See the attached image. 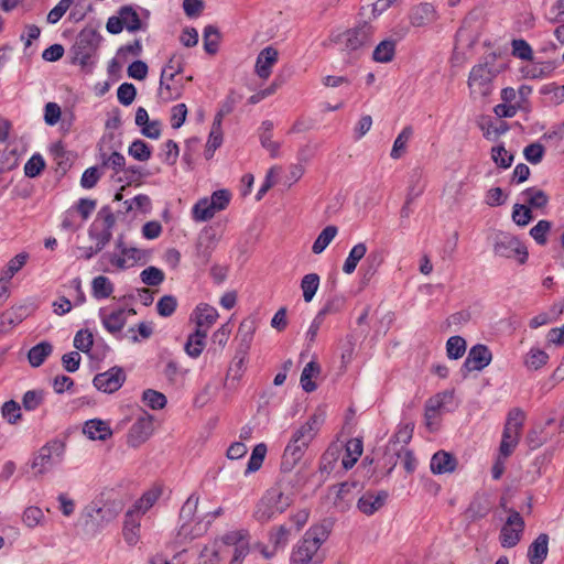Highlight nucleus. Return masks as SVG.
I'll return each instance as SVG.
<instances>
[{
	"instance_id": "29",
	"label": "nucleus",
	"mask_w": 564,
	"mask_h": 564,
	"mask_svg": "<svg viewBox=\"0 0 564 564\" xmlns=\"http://www.w3.org/2000/svg\"><path fill=\"white\" fill-rule=\"evenodd\" d=\"M549 536L541 533L529 546L528 558L531 564H542L547 555Z\"/></svg>"
},
{
	"instance_id": "45",
	"label": "nucleus",
	"mask_w": 564,
	"mask_h": 564,
	"mask_svg": "<svg viewBox=\"0 0 564 564\" xmlns=\"http://www.w3.org/2000/svg\"><path fill=\"white\" fill-rule=\"evenodd\" d=\"M1 415L9 424H17L22 419L21 405L14 400H9L1 406Z\"/></svg>"
},
{
	"instance_id": "48",
	"label": "nucleus",
	"mask_w": 564,
	"mask_h": 564,
	"mask_svg": "<svg viewBox=\"0 0 564 564\" xmlns=\"http://www.w3.org/2000/svg\"><path fill=\"white\" fill-rule=\"evenodd\" d=\"M316 369L317 364L314 359H312L310 362L306 364L301 373L300 383L305 392H312L316 389V383L315 381H313V377Z\"/></svg>"
},
{
	"instance_id": "43",
	"label": "nucleus",
	"mask_w": 564,
	"mask_h": 564,
	"mask_svg": "<svg viewBox=\"0 0 564 564\" xmlns=\"http://www.w3.org/2000/svg\"><path fill=\"white\" fill-rule=\"evenodd\" d=\"M220 33L215 25H207L204 29L203 40L204 48L208 54H215L218 51Z\"/></svg>"
},
{
	"instance_id": "64",
	"label": "nucleus",
	"mask_w": 564,
	"mask_h": 564,
	"mask_svg": "<svg viewBox=\"0 0 564 564\" xmlns=\"http://www.w3.org/2000/svg\"><path fill=\"white\" fill-rule=\"evenodd\" d=\"M137 96L135 87L130 83H123L118 87L117 97L120 104L129 106L133 102Z\"/></svg>"
},
{
	"instance_id": "19",
	"label": "nucleus",
	"mask_w": 564,
	"mask_h": 564,
	"mask_svg": "<svg viewBox=\"0 0 564 564\" xmlns=\"http://www.w3.org/2000/svg\"><path fill=\"white\" fill-rule=\"evenodd\" d=\"M279 52L272 46L264 47L257 57L256 73L262 79H268L272 73V66L278 62Z\"/></svg>"
},
{
	"instance_id": "27",
	"label": "nucleus",
	"mask_w": 564,
	"mask_h": 564,
	"mask_svg": "<svg viewBox=\"0 0 564 564\" xmlns=\"http://www.w3.org/2000/svg\"><path fill=\"white\" fill-rule=\"evenodd\" d=\"M104 327L111 334L121 332L126 325V310L119 308L117 311L107 313L105 308L99 312Z\"/></svg>"
},
{
	"instance_id": "58",
	"label": "nucleus",
	"mask_w": 564,
	"mask_h": 564,
	"mask_svg": "<svg viewBox=\"0 0 564 564\" xmlns=\"http://www.w3.org/2000/svg\"><path fill=\"white\" fill-rule=\"evenodd\" d=\"M45 167V161L39 153L33 154L24 165V174L28 177L34 178L41 174Z\"/></svg>"
},
{
	"instance_id": "54",
	"label": "nucleus",
	"mask_w": 564,
	"mask_h": 564,
	"mask_svg": "<svg viewBox=\"0 0 564 564\" xmlns=\"http://www.w3.org/2000/svg\"><path fill=\"white\" fill-rule=\"evenodd\" d=\"M142 401L153 410H161L166 405V397L152 389H148L143 391Z\"/></svg>"
},
{
	"instance_id": "52",
	"label": "nucleus",
	"mask_w": 564,
	"mask_h": 564,
	"mask_svg": "<svg viewBox=\"0 0 564 564\" xmlns=\"http://www.w3.org/2000/svg\"><path fill=\"white\" fill-rule=\"evenodd\" d=\"M519 435V433L511 431L510 427L503 429L502 440L499 447L502 456L508 457L512 453L513 448L518 444Z\"/></svg>"
},
{
	"instance_id": "59",
	"label": "nucleus",
	"mask_w": 564,
	"mask_h": 564,
	"mask_svg": "<svg viewBox=\"0 0 564 564\" xmlns=\"http://www.w3.org/2000/svg\"><path fill=\"white\" fill-rule=\"evenodd\" d=\"M301 289L303 291V297L305 302H311L317 292V274H306L301 282Z\"/></svg>"
},
{
	"instance_id": "20",
	"label": "nucleus",
	"mask_w": 564,
	"mask_h": 564,
	"mask_svg": "<svg viewBox=\"0 0 564 564\" xmlns=\"http://www.w3.org/2000/svg\"><path fill=\"white\" fill-rule=\"evenodd\" d=\"M383 261L384 254L381 250H373L370 253H368L361 265V288H365L369 284V282L376 275Z\"/></svg>"
},
{
	"instance_id": "7",
	"label": "nucleus",
	"mask_w": 564,
	"mask_h": 564,
	"mask_svg": "<svg viewBox=\"0 0 564 564\" xmlns=\"http://www.w3.org/2000/svg\"><path fill=\"white\" fill-rule=\"evenodd\" d=\"M373 34V26L364 21L357 26L345 31L344 33H332L329 42L344 43L347 51H356L365 45H368Z\"/></svg>"
},
{
	"instance_id": "18",
	"label": "nucleus",
	"mask_w": 564,
	"mask_h": 564,
	"mask_svg": "<svg viewBox=\"0 0 564 564\" xmlns=\"http://www.w3.org/2000/svg\"><path fill=\"white\" fill-rule=\"evenodd\" d=\"M438 14L433 4L423 2L412 8L410 13V23L415 28H421L435 22Z\"/></svg>"
},
{
	"instance_id": "25",
	"label": "nucleus",
	"mask_w": 564,
	"mask_h": 564,
	"mask_svg": "<svg viewBox=\"0 0 564 564\" xmlns=\"http://www.w3.org/2000/svg\"><path fill=\"white\" fill-rule=\"evenodd\" d=\"M141 514L135 510H128L124 516L122 534L129 545H135L139 541Z\"/></svg>"
},
{
	"instance_id": "2",
	"label": "nucleus",
	"mask_w": 564,
	"mask_h": 564,
	"mask_svg": "<svg viewBox=\"0 0 564 564\" xmlns=\"http://www.w3.org/2000/svg\"><path fill=\"white\" fill-rule=\"evenodd\" d=\"M500 72L501 68L496 65L495 57L475 65L469 73L467 82L470 97L482 98L489 96L494 90V79Z\"/></svg>"
},
{
	"instance_id": "5",
	"label": "nucleus",
	"mask_w": 564,
	"mask_h": 564,
	"mask_svg": "<svg viewBox=\"0 0 564 564\" xmlns=\"http://www.w3.org/2000/svg\"><path fill=\"white\" fill-rule=\"evenodd\" d=\"M64 453L65 443L61 440L54 438L43 445L32 460L31 467L35 470V475L42 476L59 464Z\"/></svg>"
},
{
	"instance_id": "11",
	"label": "nucleus",
	"mask_w": 564,
	"mask_h": 564,
	"mask_svg": "<svg viewBox=\"0 0 564 564\" xmlns=\"http://www.w3.org/2000/svg\"><path fill=\"white\" fill-rule=\"evenodd\" d=\"M360 484L358 481H345L338 487L334 486L329 488L326 499L329 500L333 506L339 511H346L352 500L354 491H358Z\"/></svg>"
},
{
	"instance_id": "36",
	"label": "nucleus",
	"mask_w": 564,
	"mask_h": 564,
	"mask_svg": "<svg viewBox=\"0 0 564 564\" xmlns=\"http://www.w3.org/2000/svg\"><path fill=\"white\" fill-rule=\"evenodd\" d=\"M118 14L122 19L123 26L129 32H137L142 29L139 14L131 6L121 7Z\"/></svg>"
},
{
	"instance_id": "42",
	"label": "nucleus",
	"mask_w": 564,
	"mask_h": 564,
	"mask_svg": "<svg viewBox=\"0 0 564 564\" xmlns=\"http://www.w3.org/2000/svg\"><path fill=\"white\" fill-rule=\"evenodd\" d=\"M192 214L196 221H207L215 216L216 210L212 208L208 198H202L193 206Z\"/></svg>"
},
{
	"instance_id": "26",
	"label": "nucleus",
	"mask_w": 564,
	"mask_h": 564,
	"mask_svg": "<svg viewBox=\"0 0 564 564\" xmlns=\"http://www.w3.org/2000/svg\"><path fill=\"white\" fill-rule=\"evenodd\" d=\"M196 329L208 333V329L215 324L218 318V312L215 307L208 304H199L195 311Z\"/></svg>"
},
{
	"instance_id": "49",
	"label": "nucleus",
	"mask_w": 564,
	"mask_h": 564,
	"mask_svg": "<svg viewBox=\"0 0 564 564\" xmlns=\"http://www.w3.org/2000/svg\"><path fill=\"white\" fill-rule=\"evenodd\" d=\"M466 351V340L460 336H452L446 343V352L449 359H458Z\"/></svg>"
},
{
	"instance_id": "34",
	"label": "nucleus",
	"mask_w": 564,
	"mask_h": 564,
	"mask_svg": "<svg viewBox=\"0 0 564 564\" xmlns=\"http://www.w3.org/2000/svg\"><path fill=\"white\" fill-rule=\"evenodd\" d=\"M395 55V42L393 40L381 41L373 50L372 58L377 63H389Z\"/></svg>"
},
{
	"instance_id": "44",
	"label": "nucleus",
	"mask_w": 564,
	"mask_h": 564,
	"mask_svg": "<svg viewBox=\"0 0 564 564\" xmlns=\"http://www.w3.org/2000/svg\"><path fill=\"white\" fill-rule=\"evenodd\" d=\"M413 134V130L410 126L403 128V130L399 133L397 139L394 140L392 150H391V158L392 159H400L403 153L405 152L406 144L409 140L411 139Z\"/></svg>"
},
{
	"instance_id": "10",
	"label": "nucleus",
	"mask_w": 564,
	"mask_h": 564,
	"mask_svg": "<svg viewBox=\"0 0 564 564\" xmlns=\"http://www.w3.org/2000/svg\"><path fill=\"white\" fill-rule=\"evenodd\" d=\"M454 399V391H444L435 394L430 398L425 403V425L431 431L434 432L438 429L437 419L441 415V411L445 409V405L448 402H452Z\"/></svg>"
},
{
	"instance_id": "16",
	"label": "nucleus",
	"mask_w": 564,
	"mask_h": 564,
	"mask_svg": "<svg viewBox=\"0 0 564 564\" xmlns=\"http://www.w3.org/2000/svg\"><path fill=\"white\" fill-rule=\"evenodd\" d=\"M184 70L183 62L175 56H172L167 64L164 66L160 77V96L165 100H171L174 98L172 95V87L166 80H173L177 74H181ZM180 94L175 96L178 97Z\"/></svg>"
},
{
	"instance_id": "28",
	"label": "nucleus",
	"mask_w": 564,
	"mask_h": 564,
	"mask_svg": "<svg viewBox=\"0 0 564 564\" xmlns=\"http://www.w3.org/2000/svg\"><path fill=\"white\" fill-rule=\"evenodd\" d=\"M83 432L89 440L106 441L112 435L109 424L105 421L94 419L85 423Z\"/></svg>"
},
{
	"instance_id": "31",
	"label": "nucleus",
	"mask_w": 564,
	"mask_h": 564,
	"mask_svg": "<svg viewBox=\"0 0 564 564\" xmlns=\"http://www.w3.org/2000/svg\"><path fill=\"white\" fill-rule=\"evenodd\" d=\"M207 334L204 330L195 329L194 333L189 334L184 345L185 352L192 357L197 358L203 352L206 345Z\"/></svg>"
},
{
	"instance_id": "14",
	"label": "nucleus",
	"mask_w": 564,
	"mask_h": 564,
	"mask_svg": "<svg viewBox=\"0 0 564 564\" xmlns=\"http://www.w3.org/2000/svg\"><path fill=\"white\" fill-rule=\"evenodd\" d=\"M344 449V444L336 441L333 442L322 456L319 462V477L327 478L332 473L338 474L343 471L341 463L339 464V457Z\"/></svg>"
},
{
	"instance_id": "41",
	"label": "nucleus",
	"mask_w": 564,
	"mask_h": 564,
	"mask_svg": "<svg viewBox=\"0 0 564 564\" xmlns=\"http://www.w3.org/2000/svg\"><path fill=\"white\" fill-rule=\"evenodd\" d=\"M265 455H267V445L264 443H260V444L256 445L252 449V453L249 458L245 474L248 475V474L256 473L257 470H259L263 464Z\"/></svg>"
},
{
	"instance_id": "46",
	"label": "nucleus",
	"mask_w": 564,
	"mask_h": 564,
	"mask_svg": "<svg viewBox=\"0 0 564 564\" xmlns=\"http://www.w3.org/2000/svg\"><path fill=\"white\" fill-rule=\"evenodd\" d=\"M121 254L124 259L127 269L133 267L137 263H145L149 258L148 251L134 247H128L127 249H123Z\"/></svg>"
},
{
	"instance_id": "13",
	"label": "nucleus",
	"mask_w": 564,
	"mask_h": 564,
	"mask_svg": "<svg viewBox=\"0 0 564 564\" xmlns=\"http://www.w3.org/2000/svg\"><path fill=\"white\" fill-rule=\"evenodd\" d=\"M126 381V372L121 367L115 366L109 370L94 377V386L105 393L118 391Z\"/></svg>"
},
{
	"instance_id": "9",
	"label": "nucleus",
	"mask_w": 564,
	"mask_h": 564,
	"mask_svg": "<svg viewBox=\"0 0 564 564\" xmlns=\"http://www.w3.org/2000/svg\"><path fill=\"white\" fill-rule=\"evenodd\" d=\"M317 531L311 528L292 553V564H317Z\"/></svg>"
},
{
	"instance_id": "55",
	"label": "nucleus",
	"mask_w": 564,
	"mask_h": 564,
	"mask_svg": "<svg viewBox=\"0 0 564 564\" xmlns=\"http://www.w3.org/2000/svg\"><path fill=\"white\" fill-rule=\"evenodd\" d=\"M29 258V254L25 252H21L13 257L7 268L3 270L2 279L6 280V282H9L12 276L22 269V267L26 263V260Z\"/></svg>"
},
{
	"instance_id": "33",
	"label": "nucleus",
	"mask_w": 564,
	"mask_h": 564,
	"mask_svg": "<svg viewBox=\"0 0 564 564\" xmlns=\"http://www.w3.org/2000/svg\"><path fill=\"white\" fill-rule=\"evenodd\" d=\"M52 351L53 346L51 343L41 341L29 350L28 360L33 368H37L44 364Z\"/></svg>"
},
{
	"instance_id": "63",
	"label": "nucleus",
	"mask_w": 564,
	"mask_h": 564,
	"mask_svg": "<svg viewBox=\"0 0 564 564\" xmlns=\"http://www.w3.org/2000/svg\"><path fill=\"white\" fill-rule=\"evenodd\" d=\"M491 158L498 166L503 169H508L513 162V155L508 154L503 145L492 148Z\"/></svg>"
},
{
	"instance_id": "57",
	"label": "nucleus",
	"mask_w": 564,
	"mask_h": 564,
	"mask_svg": "<svg viewBox=\"0 0 564 564\" xmlns=\"http://www.w3.org/2000/svg\"><path fill=\"white\" fill-rule=\"evenodd\" d=\"M44 401V392L42 390H29L23 394L22 406L26 411L36 410Z\"/></svg>"
},
{
	"instance_id": "22",
	"label": "nucleus",
	"mask_w": 564,
	"mask_h": 564,
	"mask_svg": "<svg viewBox=\"0 0 564 564\" xmlns=\"http://www.w3.org/2000/svg\"><path fill=\"white\" fill-rule=\"evenodd\" d=\"M216 246L217 240L214 235L206 234L198 238L195 252L196 264L198 267H205L209 263Z\"/></svg>"
},
{
	"instance_id": "35",
	"label": "nucleus",
	"mask_w": 564,
	"mask_h": 564,
	"mask_svg": "<svg viewBox=\"0 0 564 564\" xmlns=\"http://www.w3.org/2000/svg\"><path fill=\"white\" fill-rule=\"evenodd\" d=\"M113 289L112 282L105 275H98L91 281V294L97 300L109 297Z\"/></svg>"
},
{
	"instance_id": "4",
	"label": "nucleus",
	"mask_w": 564,
	"mask_h": 564,
	"mask_svg": "<svg viewBox=\"0 0 564 564\" xmlns=\"http://www.w3.org/2000/svg\"><path fill=\"white\" fill-rule=\"evenodd\" d=\"M494 253L507 259H517L520 264L528 260L527 247L510 232L498 231L492 236Z\"/></svg>"
},
{
	"instance_id": "61",
	"label": "nucleus",
	"mask_w": 564,
	"mask_h": 564,
	"mask_svg": "<svg viewBox=\"0 0 564 564\" xmlns=\"http://www.w3.org/2000/svg\"><path fill=\"white\" fill-rule=\"evenodd\" d=\"M177 300L175 296L164 295L159 300L156 311L160 316L169 317L175 312Z\"/></svg>"
},
{
	"instance_id": "47",
	"label": "nucleus",
	"mask_w": 564,
	"mask_h": 564,
	"mask_svg": "<svg viewBox=\"0 0 564 564\" xmlns=\"http://www.w3.org/2000/svg\"><path fill=\"white\" fill-rule=\"evenodd\" d=\"M549 355L541 349L532 348L524 360V365L530 370H539L547 364Z\"/></svg>"
},
{
	"instance_id": "37",
	"label": "nucleus",
	"mask_w": 564,
	"mask_h": 564,
	"mask_svg": "<svg viewBox=\"0 0 564 564\" xmlns=\"http://www.w3.org/2000/svg\"><path fill=\"white\" fill-rule=\"evenodd\" d=\"M162 490L160 487H153L142 495V497L135 501L131 510L138 511L141 516L145 513L159 499Z\"/></svg>"
},
{
	"instance_id": "56",
	"label": "nucleus",
	"mask_w": 564,
	"mask_h": 564,
	"mask_svg": "<svg viewBox=\"0 0 564 564\" xmlns=\"http://www.w3.org/2000/svg\"><path fill=\"white\" fill-rule=\"evenodd\" d=\"M400 451L401 446H395V444H388L386 446V451L382 457L383 466L388 467L387 474H391L394 467L400 462Z\"/></svg>"
},
{
	"instance_id": "12",
	"label": "nucleus",
	"mask_w": 564,
	"mask_h": 564,
	"mask_svg": "<svg viewBox=\"0 0 564 564\" xmlns=\"http://www.w3.org/2000/svg\"><path fill=\"white\" fill-rule=\"evenodd\" d=\"M492 354L486 345L478 344L473 346L460 368L463 377L466 378L471 371L482 370L490 364Z\"/></svg>"
},
{
	"instance_id": "6",
	"label": "nucleus",
	"mask_w": 564,
	"mask_h": 564,
	"mask_svg": "<svg viewBox=\"0 0 564 564\" xmlns=\"http://www.w3.org/2000/svg\"><path fill=\"white\" fill-rule=\"evenodd\" d=\"M100 41L101 36L97 30L93 28L83 29L72 47L74 62L83 67L87 66L90 63V58L95 55Z\"/></svg>"
},
{
	"instance_id": "38",
	"label": "nucleus",
	"mask_w": 564,
	"mask_h": 564,
	"mask_svg": "<svg viewBox=\"0 0 564 564\" xmlns=\"http://www.w3.org/2000/svg\"><path fill=\"white\" fill-rule=\"evenodd\" d=\"M219 541L214 540L210 544H207L202 549L196 564H219Z\"/></svg>"
},
{
	"instance_id": "32",
	"label": "nucleus",
	"mask_w": 564,
	"mask_h": 564,
	"mask_svg": "<svg viewBox=\"0 0 564 564\" xmlns=\"http://www.w3.org/2000/svg\"><path fill=\"white\" fill-rule=\"evenodd\" d=\"M254 330L256 324L252 319H243L240 323L237 334V337L240 339L238 354L247 355L253 338Z\"/></svg>"
},
{
	"instance_id": "60",
	"label": "nucleus",
	"mask_w": 564,
	"mask_h": 564,
	"mask_svg": "<svg viewBox=\"0 0 564 564\" xmlns=\"http://www.w3.org/2000/svg\"><path fill=\"white\" fill-rule=\"evenodd\" d=\"M414 425L411 423L399 426L392 438L388 444H395V446H404L411 441Z\"/></svg>"
},
{
	"instance_id": "62",
	"label": "nucleus",
	"mask_w": 564,
	"mask_h": 564,
	"mask_svg": "<svg viewBox=\"0 0 564 564\" xmlns=\"http://www.w3.org/2000/svg\"><path fill=\"white\" fill-rule=\"evenodd\" d=\"M231 198V194L228 189H218L215 191L209 199V203L212 204V208H214L217 212L224 210Z\"/></svg>"
},
{
	"instance_id": "24",
	"label": "nucleus",
	"mask_w": 564,
	"mask_h": 564,
	"mask_svg": "<svg viewBox=\"0 0 564 564\" xmlns=\"http://www.w3.org/2000/svg\"><path fill=\"white\" fill-rule=\"evenodd\" d=\"M457 459L445 451L436 452L431 459V471L435 475L453 473L456 469Z\"/></svg>"
},
{
	"instance_id": "8",
	"label": "nucleus",
	"mask_w": 564,
	"mask_h": 564,
	"mask_svg": "<svg viewBox=\"0 0 564 564\" xmlns=\"http://www.w3.org/2000/svg\"><path fill=\"white\" fill-rule=\"evenodd\" d=\"M525 523L521 514L511 509L509 516L501 527L499 541L502 547L511 549L514 547L522 539Z\"/></svg>"
},
{
	"instance_id": "40",
	"label": "nucleus",
	"mask_w": 564,
	"mask_h": 564,
	"mask_svg": "<svg viewBox=\"0 0 564 564\" xmlns=\"http://www.w3.org/2000/svg\"><path fill=\"white\" fill-rule=\"evenodd\" d=\"M198 502H199V497L196 494H192L186 499V501L184 502V505L182 506L181 511H180L181 524L196 520L195 514L197 511Z\"/></svg>"
},
{
	"instance_id": "17",
	"label": "nucleus",
	"mask_w": 564,
	"mask_h": 564,
	"mask_svg": "<svg viewBox=\"0 0 564 564\" xmlns=\"http://www.w3.org/2000/svg\"><path fill=\"white\" fill-rule=\"evenodd\" d=\"M210 525V520H194L180 525L176 542L180 544L189 543L193 540L203 536Z\"/></svg>"
},
{
	"instance_id": "50",
	"label": "nucleus",
	"mask_w": 564,
	"mask_h": 564,
	"mask_svg": "<svg viewBox=\"0 0 564 564\" xmlns=\"http://www.w3.org/2000/svg\"><path fill=\"white\" fill-rule=\"evenodd\" d=\"M140 279L145 285L158 286L164 281L165 275L161 269L151 265L140 273Z\"/></svg>"
},
{
	"instance_id": "21",
	"label": "nucleus",
	"mask_w": 564,
	"mask_h": 564,
	"mask_svg": "<svg viewBox=\"0 0 564 564\" xmlns=\"http://www.w3.org/2000/svg\"><path fill=\"white\" fill-rule=\"evenodd\" d=\"M387 498V491L382 490L378 494L368 491L358 499L357 507L362 513L371 516L384 506Z\"/></svg>"
},
{
	"instance_id": "30",
	"label": "nucleus",
	"mask_w": 564,
	"mask_h": 564,
	"mask_svg": "<svg viewBox=\"0 0 564 564\" xmlns=\"http://www.w3.org/2000/svg\"><path fill=\"white\" fill-rule=\"evenodd\" d=\"M346 449L345 456L341 459V469L344 473L354 467L358 458L362 454V441L361 438H351L344 446Z\"/></svg>"
},
{
	"instance_id": "15",
	"label": "nucleus",
	"mask_w": 564,
	"mask_h": 564,
	"mask_svg": "<svg viewBox=\"0 0 564 564\" xmlns=\"http://www.w3.org/2000/svg\"><path fill=\"white\" fill-rule=\"evenodd\" d=\"M152 432V416H141L131 425L127 435V443L130 447H139L150 437Z\"/></svg>"
},
{
	"instance_id": "51",
	"label": "nucleus",
	"mask_w": 564,
	"mask_h": 564,
	"mask_svg": "<svg viewBox=\"0 0 564 564\" xmlns=\"http://www.w3.org/2000/svg\"><path fill=\"white\" fill-rule=\"evenodd\" d=\"M523 195L528 197L527 202L531 208H543L549 203V196L542 189L530 187L523 192Z\"/></svg>"
},
{
	"instance_id": "39",
	"label": "nucleus",
	"mask_w": 564,
	"mask_h": 564,
	"mask_svg": "<svg viewBox=\"0 0 564 564\" xmlns=\"http://www.w3.org/2000/svg\"><path fill=\"white\" fill-rule=\"evenodd\" d=\"M367 247L365 243L360 242L354 246L343 265V271L347 274L352 273L358 262L366 256Z\"/></svg>"
},
{
	"instance_id": "53",
	"label": "nucleus",
	"mask_w": 564,
	"mask_h": 564,
	"mask_svg": "<svg viewBox=\"0 0 564 564\" xmlns=\"http://www.w3.org/2000/svg\"><path fill=\"white\" fill-rule=\"evenodd\" d=\"M128 153L135 160L144 162L151 158L152 151L148 143L143 140H134L129 149Z\"/></svg>"
},
{
	"instance_id": "1",
	"label": "nucleus",
	"mask_w": 564,
	"mask_h": 564,
	"mask_svg": "<svg viewBox=\"0 0 564 564\" xmlns=\"http://www.w3.org/2000/svg\"><path fill=\"white\" fill-rule=\"evenodd\" d=\"M316 420L317 415L312 414L308 421L294 433L292 441L286 445L282 456L281 469L283 471H290L295 466L308 444L315 437L314 425L316 424Z\"/></svg>"
},
{
	"instance_id": "3",
	"label": "nucleus",
	"mask_w": 564,
	"mask_h": 564,
	"mask_svg": "<svg viewBox=\"0 0 564 564\" xmlns=\"http://www.w3.org/2000/svg\"><path fill=\"white\" fill-rule=\"evenodd\" d=\"M292 503L289 496H285L279 488L268 489L258 501L253 511L254 519L265 523L283 513Z\"/></svg>"
},
{
	"instance_id": "23",
	"label": "nucleus",
	"mask_w": 564,
	"mask_h": 564,
	"mask_svg": "<svg viewBox=\"0 0 564 564\" xmlns=\"http://www.w3.org/2000/svg\"><path fill=\"white\" fill-rule=\"evenodd\" d=\"M491 510V501L486 492H477L469 503L466 514L471 521L485 518Z\"/></svg>"
}]
</instances>
